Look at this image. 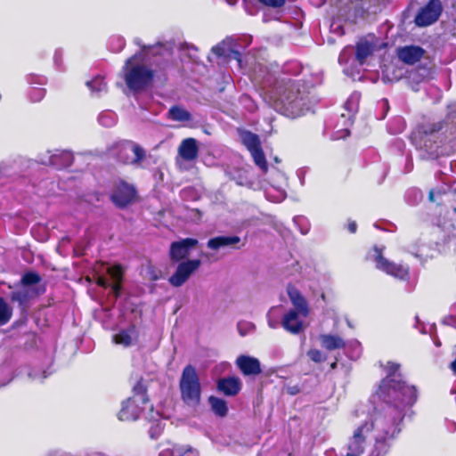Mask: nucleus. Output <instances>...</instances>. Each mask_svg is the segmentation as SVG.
I'll use <instances>...</instances> for the list:
<instances>
[{
  "instance_id": "aec40b11",
  "label": "nucleus",
  "mask_w": 456,
  "mask_h": 456,
  "mask_svg": "<svg viewBox=\"0 0 456 456\" xmlns=\"http://www.w3.org/2000/svg\"><path fill=\"white\" fill-rule=\"evenodd\" d=\"M240 387L241 383L240 379L235 377L221 379L217 383L218 390L229 396L237 395L240 390Z\"/></svg>"
},
{
  "instance_id": "423d86ee",
  "label": "nucleus",
  "mask_w": 456,
  "mask_h": 456,
  "mask_svg": "<svg viewBox=\"0 0 456 456\" xmlns=\"http://www.w3.org/2000/svg\"><path fill=\"white\" fill-rule=\"evenodd\" d=\"M239 134L242 143L249 151L256 165L263 171H266L267 163L258 135L247 130H240Z\"/></svg>"
},
{
  "instance_id": "412c9836",
  "label": "nucleus",
  "mask_w": 456,
  "mask_h": 456,
  "mask_svg": "<svg viewBox=\"0 0 456 456\" xmlns=\"http://www.w3.org/2000/svg\"><path fill=\"white\" fill-rule=\"evenodd\" d=\"M53 167L56 168H64L69 167L74 159L73 154L66 150L53 151Z\"/></svg>"
},
{
  "instance_id": "1a4fd4ad",
  "label": "nucleus",
  "mask_w": 456,
  "mask_h": 456,
  "mask_svg": "<svg viewBox=\"0 0 456 456\" xmlns=\"http://www.w3.org/2000/svg\"><path fill=\"white\" fill-rule=\"evenodd\" d=\"M135 189L134 186L120 182L117 184L115 191L111 195V200L118 207H126L130 204L135 198Z\"/></svg>"
},
{
  "instance_id": "0eeeda50",
  "label": "nucleus",
  "mask_w": 456,
  "mask_h": 456,
  "mask_svg": "<svg viewBox=\"0 0 456 456\" xmlns=\"http://www.w3.org/2000/svg\"><path fill=\"white\" fill-rule=\"evenodd\" d=\"M443 5L440 0H430L417 13L414 22L418 27H428L435 23L440 17Z\"/></svg>"
},
{
  "instance_id": "c85d7f7f",
  "label": "nucleus",
  "mask_w": 456,
  "mask_h": 456,
  "mask_svg": "<svg viewBox=\"0 0 456 456\" xmlns=\"http://www.w3.org/2000/svg\"><path fill=\"white\" fill-rule=\"evenodd\" d=\"M41 281V277L35 272L24 273L20 280V284L26 287H35Z\"/></svg>"
},
{
  "instance_id": "6ab92c4d",
  "label": "nucleus",
  "mask_w": 456,
  "mask_h": 456,
  "mask_svg": "<svg viewBox=\"0 0 456 456\" xmlns=\"http://www.w3.org/2000/svg\"><path fill=\"white\" fill-rule=\"evenodd\" d=\"M289 297L294 305L296 311L300 313L302 317H306L309 314L308 305L305 297L295 288L289 287L288 289Z\"/></svg>"
},
{
  "instance_id": "a878e982",
  "label": "nucleus",
  "mask_w": 456,
  "mask_h": 456,
  "mask_svg": "<svg viewBox=\"0 0 456 456\" xmlns=\"http://www.w3.org/2000/svg\"><path fill=\"white\" fill-rule=\"evenodd\" d=\"M168 116L175 121L185 122L191 120V114L185 109L179 106H173L170 108Z\"/></svg>"
},
{
  "instance_id": "6e6552de",
  "label": "nucleus",
  "mask_w": 456,
  "mask_h": 456,
  "mask_svg": "<svg viewBox=\"0 0 456 456\" xmlns=\"http://www.w3.org/2000/svg\"><path fill=\"white\" fill-rule=\"evenodd\" d=\"M200 259L186 260L179 263L175 273L169 277L168 282L175 288L183 286L200 266Z\"/></svg>"
},
{
  "instance_id": "f257e3e1",
  "label": "nucleus",
  "mask_w": 456,
  "mask_h": 456,
  "mask_svg": "<svg viewBox=\"0 0 456 456\" xmlns=\"http://www.w3.org/2000/svg\"><path fill=\"white\" fill-rule=\"evenodd\" d=\"M271 98L273 101V109L290 118L300 117L309 110L305 94L290 79L282 80Z\"/></svg>"
},
{
  "instance_id": "bb28decb",
  "label": "nucleus",
  "mask_w": 456,
  "mask_h": 456,
  "mask_svg": "<svg viewBox=\"0 0 456 456\" xmlns=\"http://www.w3.org/2000/svg\"><path fill=\"white\" fill-rule=\"evenodd\" d=\"M208 403L211 406L212 411L218 416L224 417L227 414V404L226 402L221 398L216 396H210Z\"/></svg>"
},
{
  "instance_id": "8fccbe9b",
  "label": "nucleus",
  "mask_w": 456,
  "mask_h": 456,
  "mask_svg": "<svg viewBox=\"0 0 456 456\" xmlns=\"http://www.w3.org/2000/svg\"><path fill=\"white\" fill-rule=\"evenodd\" d=\"M428 196H429V200L431 201H435V192H434V191H430Z\"/></svg>"
},
{
  "instance_id": "79ce46f5",
  "label": "nucleus",
  "mask_w": 456,
  "mask_h": 456,
  "mask_svg": "<svg viewBox=\"0 0 456 456\" xmlns=\"http://www.w3.org/2000/svg\"><path fill=\"white\" fill-rule=\"evenodd\" d=\"M226 59H228V60L233 59V60L237 61L239 64H240V62H241L240 53L239 51L232 50L231 47H229L228 55H227Z\"/></svg>"
},
{
  "instance_id": "ddd939ff",
  "label": "nucleus",
  "mask_w": 456,
  "mask_h": 456,
  "mask_svg": "<svg viewBox=\"0 0 456 456\" xmlns=\"http://www.w3.org/2000/svg\"><path fill=\"white\" fill-rule=\"evenodd\" d=\"M236 365L246 376H255L262 372L259 360L252 356L240 355L236 359Z\"/></svg>"
},
{
  "instance_id": "c756f323",
  "label": "nucleus",
  "mask_w": 456,
  "mask_h": 456,
  "mask_svg": "<svg viewBox=\"0 0 456 456\" xmlns=\"http://www.w3.org/2000/svg\"><path fill=\"white\" fill-rule=\"evenodd\" d=\"M99 123L105 127H111L116 124L117 118L112 111H103L98 118Z\"/></svg>"
},
{
  "instance_id": "3c124183",
  "label": "nucleus",
  "mask_w": 456,
  "mask_h": 456,
  "mask_svg": "<svg viewBox=\"0 0 456 456\" xmlns=\"http://www.w3.org/2000/svg\"><path fill=\"white\" fill-rule=\"evenodd\" d=\"M451 368L456 373V359L451 363Z\"/></svg>"
},
{
  "instance_id": "f8f14e48",
  "label": "nucleus",
  "mask_w": 456,
  "mask_h": 456,
  "mask_svg": "<svg viewBox=\"0 0 456 456\" xmlns=\"http://www.w3.org/2000/svg\"><path fill=\"white\" fill-rule=\"evenodd\" d=\"M198 240L195 239H184L181 241L173 242L170 247V257L173 261H180L189 256L190 249L192 248Z\"/></svg>"
},
{
  "instance_id": "58836bf2",
  "label": "nucleus",
  "mask_w": 456,
  "mask_h": 456,
  "mask_svg": "<svg viewBox=\"0 0 456 456\" xmlns=\"http://www.w3.org/2000/svg\"><path fill=\"white\" fill-rule=\"evenodd\" d=\"M45 94V90L44 88L34 87L30 92V98L33 102H40Z\"/></svg>"
},
{
  "instance_id": "e433bc0d",
  "label": "nucleus",
  "mask_w": 456,
  "mask_h": 456,
  "mask_svg": "<svg viewBox=\"0 0 456 456\" xmlns=\"http://www.w3.org/2000/svg\"><path fill=\"white\" fill-rule=\"evenodd\" d=\"M354 49L351 46L345 47L338 56V62L343 65L348 62L349 58L353 55Z\"/></svg>"
},
{
  "instance_id": "f704fd0d",
  "label": "nucleus",
  "mask_w": 456,
  "mask_h": 456,
  "mask_svg": "<svg viewBox=\"0 0 456 456\" xmlns=\"http://www.w3.org/2000/svg\"><path fill=\"white\" fill-rule=\"evenodd\" d=\"M151 419H154V417L152 416ZM163 428L164 425L159 419H152L151 428L149 429L151 438L157 439L162 433Z\"/></svg>"
},
{
  "instance_id": "37998d69",
  "label": "nucleus",
  "mask_w": 456,
  "mask_h": 456,
  "mask_svg": "<svg viewBox=\"0 0 456 456\" xmlns=\"http://www.w3.org/2000/svg\"><path fill=\"white\" fill-rule=\"evenodd\" d=\"M265 5L272 7H281L284 4L285 0H259Z\"/></svg>"
},
{
  "instance_id": "cd10ccee",
  "label": "nucleus",
  "mask_w": 456,
  "mask_h": 456,
  "mask_svg": "<svg viewBox=\"0 0 456 456\" xmlns=\"http://www.w3.org/2000/svg\"><path fill=\"white\" fill-rule=\"evenodd\" d=\"M12 315V307L3 297H0V326L6 324L11 320Z\"/></svg>"
},
{
  "instance_id": "5701e85b",
  "label": "nucleus",
  "mask_w": 456,
  "mask_h": 456,
  "mask_svg": "<svg viewBox=\"0 0 456 456\" xmlns=\"http://www.w3.org/2000/svg\"><path fill=\"white\" fill-rule=\"evenodd\" d=\"M374 45L367 40H360L355 50V58L360 64H363L366 59L373 53Z\"/></svg>"
},
{
  "instance_id": "2eb2a0df",
  "label": "nucleus",
  "mask_w": 456,
  "mask_h": 456,
  "mask_svg": "<svg viewBox=\"0 0 456 456\" xmlns=\"http://www.w3.org/2000/svg\"><path fill=\"white\" fill-rule=\"evenodd\" d=\"M300 313L296 310H289L284 314L281 325L291 334H298L304 330V322L300 319Z\"/></svg>"
},
{
  "instance_id": "4468645a",
  "label": "nucleus",
  "mask_w": 456,
  "mask_h": 456,
  "mask_svg": "<svg viewBox=\"0 0 456 456\" xmlns=\"http://www.w3.org/2000/svg\"><path fill=\"white\" fill-rule=\"evenodd\" d=\"M424 53V49L417 45H406L397 50V55L400 61L408 65L415 64L420 61Z\"/></svg>"
},
{
  "instance_id": "49530a36",
  "label": "nucleus",
  "mask_w": 456,
  "mask_h": 456,
  "mask_svg": "<svg viewBox=\"0 0 456 456\" xmlns=\"http://www.w3.org/2000/svg\"><path fill=\"white\" fill-rule=\"evenodd\" d=\"M349 135V130L348 129H344L340 132H338L335 135H334V139H341V138H346V136Z\"/></svg>"
},
{
  "instance_id": "473e14b6",
  "label": "nucleus",
  "mask_w": 456,
  "mask_h": 456,
  "mask_svg": "<svg viewBox=\"0 0 456 456\" xmlns=\"http://www.w3.org/2000/svg\"><path fill=\"white\" fill-rule=\"evenodd\" d=\"M237 330H238L239 334L240 336L244 337V336H247L248 334L255 332L256 325L251 322L240 321L237 324Z\"/></svg>"
},
{
  "instance_id": "393cba45",
  "label": "nucleus",
  "mask_w": 456,
  "mask_h": 456,
  "mask_svg": "<svg viewBox=\"0 0 456 456\" xmlns=\"http://www.w3.org/2000/svg\"><path fill=\"white\" fill-rule=\"evenodd\" d=\"M320 341L322 346L329 351L343 348L345 346L343 338L335 335H321Z\"/></svg>"
},
{
  "instance_id": "f3484780",
  "label": "nucleus",
  "mask_w": 456,
  "mask_h": 456,
  "mask_svg": "<svg viewBox=\"0 0 456 456\" xmlns=\"http://www.w3.org/2000/svg\"><path fill=\"white\" fill-rule=\"evenodd\" d=\"M39 293V290L35 287H26L20 284L16 290L12 291L11 299L12 302H17L20 305H23L31 298L38 296Z\"/></svg>"
},
{
  "instance_id": "39448f33",
  "label": "nucleus",
  "mask_w": 456,
  "mask_h": 456,
  "mask_svg": "<svg viewBox=\"0 0 456 456\" xmlns=\"http://www.w3.org/2000/svg\"><path fill=\"white\" fill-rule=\"evenodd\" d=\"M369 257L375 263V266L378 270L399 280L404 281L408 279V266L395 264L384 257L382 248L374 247L372 252L370 253Z\"/></svg>"
},
{
  "instance_id": "603ef678",
  "label": "nucleus",
  "mask_w": 456,
  "mask_h": 456,
  "mask_svg": "<svg viewBox=\"0 0 456 456\" xmlns=\"http://www.w3.org/2000/svg\"><path fill=\"white\" fill-rule=\"evenodd\" d=\"M38 84L40 85H44L45 84V78L44 77H39V82Z\"/></svg>"
},
{
  "instance_id": "2f4dec72",
  "label": "nucleus",
  "mask_w": 456,
  "mask_h": 456,
  "mask_svg": "<svg viewBox=\"0 0 456 456\" xmlns=\"http://www.w3.org/2000/svg\"><path fill=\"white\" fill-rule=\"evenodd\" d=\"M266 197L273 201H281L286 198V192L283 188L273 186L266 191Z\"/></svg>"
},
{
  "instance_id": "c03bdc74",
  "label": "nucleus",
  "mask_w": 456,
  "mask_h": 456,
  "mask_svg": "<svg viewBox=\"0 0 456 456\" xmlns=\"http://www.w3.org/2000/svg\"><path fill=\"white\" fill-rule=\"evenodd\" d=\"M274 310V307L271 308L269 312L267 313V322L268 326L272 329H276L278 327V322L275 320H273L271 317L272 312Z\"/></svg>"
},
{
  "instance_id": "4c0bfd02",
  "label": "nucleus",
  "mask_w": 456,
  "mask_h": 456,
  "mask_svg": "<svg viewBox=\"0 0 456 456\" xmlns=\"http://www.w3.org/2000/svg\"><path fill=\"white\" fill-rule=\"evenodd\" d=\"M229 47L226 43L217 45L212 48V52L218 57L227 58Z\"/></svg>"
},
{
  "instance_id": "a18cd8bd",
  "label": "nucleus",
  "mask_w": 456,
  "mask_h": 456,
  "mask_svg": "<svg viewBox=\"0 0 456 456\" xmlns=\"http://www.w3.org/2000/svg\"><path fill=\"white\" fill-rule=\"evenodd\" d=\"M96 283H97V285H99V286H101L102 288H107V287L110 286L109 281L103 276H98L97 279H96Z\"/></svg>"
},
{
  "instance_id": "09e8293b",
  "label": "nucleus",
  "mask_w": 456,
  "mask_h": 456,
  "mask_svg": "<svg viewBox=\"0 0 456 456\" xmlns=\"http://www.w3.org/2000/svg\"><path fill=\"white\" fill-rule=\"evenodd\" d=\"M357 224L355 222H350L348 224V230L350 232L354 233L356 232Z\"/></svg>"
},
{
  "instance_id": "c9c22d12",
  "label": "nucleus",
  "mask_w": 456,
  "mask_h": 456,
  "mask_svg": "<svg viewBox=\"0 0 456 456\" xmlns=\"http://www.w3.org/2000/svg\"><path fill=\"white\" fill-rule=\"evenodd\" d=\"M359 99L360 95L355 93L353 94L345 103V107L348 110L349 115L355 113L357 111Z\"/></svg>"
},
{
  "instance_id": "9d476101",
  "label": "nucleus",
  "mask_w": 456,
  "mask_h": 456,
  "mask_svg": "<svg viewBox=\"0 0 456 456\" xmlns=\"http://www.w3.org/2000/svg\"><path fill=\"white\" fill-rule=\"evenodd\" d=\"M148 403H142L136 399L128 398L122 403V408L118 413V419L121 421L135 420L139 418L141 412L145 409Z\"/></svg>"
},
{
  "instance_id": "ea45409f",
  "label": "nucleus",
  "mask_w": 456,
  "mask_h": 456,
  "mask_svg": "<svg viewBox=\"0 0 456 456\" xmlns=\"http://www.w3.org/2000/svg\"><path fill=\"white\" fill-rule=\"evenodd\" d=\"M53 151H46L38 156V161L46 166H53Z\"/></svg>"
},
{
  "instance_id": "864d4df0",
  "label": "nucleus",
  "mask_w": 456,
  "mask_h": 456,
  "mask_svg": "<svg viewBox=\"0 0 456 456\" xmlns=\"http://www.w3.org/2000/svg\"><path fill=\"white\" fill-rule=\"evenodd\" d=\"M450 320H451L452 322H453V323L455 322V326H456V320H455V319H453V318H450Z\"/></svg>"
},
{
  "instance_id": "b1692460",
  "label": "nucleus",
  "mask_w": 456,
  "mask_h": 456,
  "mask_svg": "<svg viewBox=\"0 0 456 456\" xmlns=\"http://www.w3.org/2000/svg\"><path fill=\"white\" fill-rule=\"evenodd\" d=\"M159 456H199V452L190 446L174 445L171 449L162 451Z\"/></svg>"
},
{
  "instance_id": "7ed1b4c3",
  "label": "nucleus",
  "mask_w": 456,
  "mask_h": 456,
  "mask_svg": "<svg viewBox=\"0 0 456 456\" xmlns=\"http://www.w3.org/2000/svg\"><path fill=\"white\" fill-rule=\"evenodd\" d=\"M182 400L190 406L197 405L200 401L201 387L198 373L194 367L187 365L180 379Z\"/></svg>"
},
{
  "instance_id": "72a5a7b5",
  "label": "nucleus",
  "mask_w": 456,
  "mask_h": 456,
  "mask_svg": "<svg viewBox=\"0 0 456 456\" xmlns=\"http://www.w3.org/2000/svg\"><path fill=\"white\" fill-rule=\"evenodd\" d=\"M92 92H102L106 88V83L102 77H96L93 80L86 83Z\"/></svg>"
},
{
  "instance_id": "a211bd4d",
  "label": "nucleus",
  "mask_w": 456,
  "mask_h": 456,
  "mask_svg": "<svg viewBox=\"0 0 456 456\" xmlns=\"http://www.w3.org/2000/svg\"><path fill=\"white\" fill-rule=\"evenodd\" d=\"M138 338L137 330L134 326L121 330L113 336V342L125 347L130 346L136 343Z\"/></svg>"
},
{
  "instance_id": "5fc2aeb1",
  "label": "nucleus",
  "mask_w": 456,
  "mask_h": 456,
  "mask_svg": "<svg viewBox=\"0 0 456 456\" xmlns=\"http://www.w3.org/2000/svg\"><path fill=\"white\" fill-rule=\"evenodd\" d=\"M120 44H121L120 48H123L124 44H123L122 40H120Z\"/></svg>"
},
{
  "instance_id": "a19ab883",
  "label": "nucleus",
  "mask_w": 456,
  "mask_h": 456,
  "mask_svg": "<svg viewBox=\"0 0 456 456\" xmlns=\"http://www.w3.org/2000/svg\"><path fill=\"white\" fill-rule=\"evenodd\" d=\"M307 355L314 362H322L324 361V357L322 352L318 349H311L308 351Z\"/></svg>"
},
{
  "instance_id": "f03ea898",
  "label": "nucleus",
  "mask_w": 456,
  "mask_h": 456,
  "mask_svg": "<svg viewBox=\"0 0 456 456\" xmlns=\"http://www.w3.org/2000/svg\"><path fill=\"white\" fill-rule=\"evenodd\" d=\"M123 72L126 84L133 92L143 90L153 77L152 70L146 66V56L143 53H135L127 59Z\"/></svg>"
},
{
  "instance_id": "de8ad7c7",
  "label": "nucleus",
  "mask_w": 456,
  "mask_h": 456,
  "mask_svg": "<svg viewBox=\"0 0 456 456\" xmlns=\"http://www.w3.org/2000/svg\"><path fill=\"white\" fill-rule=\"evenodd\" d=\"M149 279L151 281H158L159 279V275L153 269L149 270Z\"/></svg>"
},
{
  "instance_id": "20e7f679",
  "label": "nucleus",
  "mask_w": 456,
  "mask_h": 456,
  "mask_svg": "<svg viewBox=\"0 0 456 456\" xmlns=\"http://www.w3.org/2000/svg\"><path fill=\"white\" fill-rule=\"evenodd\" d=\"M114 155L124 163L134 166H140L145 159V151L136 142L132 141H122L115 145Z\"/></svg>"
},
{
  "instance_id": "7c9ffc66",
  "label": "nucleus",
  "mask_w": 456,
  "mask_h": 456,
  "mask_svg": "<svg viewBox=\"0 0 456 456\" xmlns=\"http://www.w3.org/2000/svg\"><path fill=\"white\" fill-rule=\"evenodd\" d=\"M133 396L131 398L136 399L137 402H141L142 403H148V399L145 395V387L144 385L139 381L133 387Z\"/></svg>"
},
{
  "instance_id": "9b49d317",
  "label": "nucleus",
  "mask_w": 456,
  "mask_h": 456,
  "mask_svg": "<svg viewBox=\"0 0 456 456\" xmlns=\"http://www.w3.org/2000/svg\"><path fill=\"white\" fill-rule=\"evenodd\" d=\"M241 239L237 235L226 236L221 235L211 238L208 240L207 247L212 250L217 251L222 248H234L239 249L243 247Z\"/></svg>"
},
{
  "instance_id": "dca6fc26",
  "label": "nucleus",
  "mask_w": 456,
  "mask_h": 456,
  "mask_svg": "<svg viewBox=\"0 0 456 456\" xmlns=\"http://www.w3.org/2000/svg\"><path fill=\"white\" fill-rule=\"evenodd\" d=\"M199 148L197 141L193 138H187L182 141L178 153L186 161H192L197 159Z\"/></svg>"
},
{
  "instance_id": "4be33fe9",
  "label": "nucleus",
  "mask_w": 456,
  "mask_h": 456,
  "mask_svg": "<svg viewBox=\"0 0 456 456\" xmlns=\"http://www.w3.org/2000/svg\"><path fill=\"white\" fill-rule=\"evenodd\" d=\"M107 273L114 281L111 285V289L116 297L119 296L121 289V281L123 278V270L120 265L109 266Z\"/></svg>"
}]
</instances>
